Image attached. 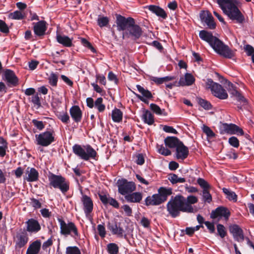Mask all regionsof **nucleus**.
Masks as SVG:
<instances>
[{
    "label": "nucleus",
    "instance_id": "1",
    "mask_svg": "<svg viewBox=\"0 0 254 254\" xmlns=\"http://www.w3.org/2000/svg\"><path fill=\"white\" fill-rule=\"evenodd\" d=\"M116 24L118 31H125L123 37L127 36L134 40L139 39L143 31L141 27L135 24V20L130 17L126 18L120 14L116 15Z\"/></svg>",
    "mask_w": 254,
    "mask_h": 254
},
{
    "label": "nucleus",
    "instance_id": "2",
    "mask_svg": "<svg viewBox=\"0 0 254 254\" xmlns=\"http://www.w3.org/2000/svg\"><path fill=\"white\" fill-rule=\"evenodd\" d=\"M217 2L223 13L231 20L238 23L245 21V17L237 6L236 0H217Z\"/></svg>",
    "mask_w": 254,
    "mask_h": 254
},
{
    "label": "nucleus",
    "instance_id": "3",
    "mask_svg": "<svg viewBox=\"0 0 254 254\" xmlns=\"http://www.w3.org/2000/svg\"><path fill=\"white\" fill-rule=\"evenodd\" d=\"M185 197L181 195H177L172 197L167 204V211L173 217L178 216L180 211H190L191 209L190 206L185 205Z\"/></svg>",
    "mask_w": 254,
    "mask_h": 254
},
{
    "label": "nucleus",
    "instance_id": "4",
    "mask_svg": "<svg viewBox=\"0 0 254 254\" xmlns=\"http://www.w3.org/2000/svg\"><path fill=\"white\" fill-rule=\"evenodd\" d=\"M72 151L76 155L86 161L90 158L95 159L97 156L96 151L89 145L83 148L80 145L75 144L72 147Z\"/></svg>",
    "mask_w": 254,
    "mask_h": 254
},
{
    "label": "nucleus",
    "instance_id": "5",
    "mask_svg": "<svg viewBox=\"0 0 254 254\" xmlns=\"http://www.w3.org/2000/svg\"><path fill=\"white\" fill-rule=\"evenodd\" d=\"M210 45L217 54L225 58L231 59L235 56L234 51L216 37Z\"/></svg>",
    "mask_w": 254,
    "mask_h": 254
},
{
    "label": "nucleus",
    "instance_id": "6",
    "mask_svg": "<svg viewBox=\"0 0 254 254\" xmlns=\"http://www.w3.org/2000/svg\"><path fill=\"white\" fill-rule=\"evenodd\" d=\"M48 178L50 186L55 189H60L63 193L69 190V182L62 176L52 174L49 176Z\"/></svg>",
    "mask_w": 254,
    "mask_h": 254
},
{
    "label": "nucleus",
    "instance_id": "7",
    "mask_svg": "<svg viewBox=\"0 0 254 254\" xmlns=\"http://www.w3.org/2000/svg\"><path fill=\"white\" fill-rule=\"evenodd\" d=\"M206 88L210 89L212 93L220 99H226L228 95L226 91L219 84L214 82L211 79H207L205 82Z\"/></svg>",
    "mask_w": 254,
    "mask_h": 254
},
{
    "label": "nucleus",
    "instance_id": "8",
    "mask_svg": "<svg viewBox=\"0 0 254 254\" xmlns=\"http://www.w3.org/2000/svg\"><path fill=\"white\" fill-rule=\"evenodd\" d=\"M55 141L53 130L46 131L35 135V141L37 145L48 146Z\"/></svg>",
    "mask_w": 254,
    "mask_h": 254
},
{
    "label": "nucleus",
    "instance_id": "9",
    "mask_svg": "<svg viewBox=\"0 0 254 254\" xmlns=\"http://www.w3.org/2000/svg\"><path fill=\"white\" fill-rule=\"evenodd\" d=\"M60 223L61 234L62 235L67 236V235H71L72 236H77V229L75 224L72 222H68L66 223L65 221L61 218L58 219Z\"/></svg>",
    "mask_w": 254,
    "mask_h": 254
},
{
    "label": "nucleus",
    "instance_id": "10",
    "mask_svg": "<svg viewBox=\"0 0 254 254\" xmlns=\"http://www.w3.org/2000/svg\"><path fill=\"white\" fill-rule=\"evenodd\" d=\"M119 192L122 195L131 193L136 189L135 184L126 180H119L117 183Z\"/></svg>",
    "mask_w": 254,
    "mask_h": 254
},
{
    "label": "nucleus",
    "instance_id": "11",
    "mask_svg": "<svg viewBox=\"0 0 254 254\" xmlns=\"http://www.w3.org/2000/svg\"><path fill=\"white\" fill-rule=\"evenodd\" d=\"M221 133L236 134L243 135V129L235 124L226 123L223 124L220 127Z\"/></svg>",
    "mask_w": 254,
    "mask_h": 254
},
{
    "label": "nucleus",
    "instance_id": "12",
    "mask_svg": "<svg viewBox=\"0 0 254 254\" xmlns=\"http://www.w3.org/2000/svg\"><path fill=\"white\" fill-rule=\"evenodd\" d=\"M81 201L86 217H89L93 209V203L91 198L86 195H83L81 198Z\"/></svg>",
    "mask_w": 254,
    "mask_h": 254
},
{
    "label": "nucleus",
    "instance_id": "13",
    "mask_svg": "<svg viewBox=\"0 0 254 254\" xmlns=\"http://www.w3.org/2000/svg\"><path fill=\"white\" fill-rule=\"evenodd\" d=\"M200 17L202 22H205L208 28L214 29L216 27V24L214 18L211 14L208 11H203L200 13Z\"/></svg>",
    "mask_w": 254,
    "mask_h": 254
},
{
    "label": "nucleus",
    "instance_id": "14",
    "mask_svg": "<svg viewBox=\"0 0 254 254\" xmlns=\"http://www.w3.org/2000/svg\"><path fill=\"white\" fill-rule=\"evenodd\" d=\"M229 231L232 234L234 239L238 242H242L244 240L243 230L236 224L229 226Z\"/></svg>",
    "mask_w": 254,
    "mask_h": 254
},
{
    "label": "nucleus",
    "instance_id": "15",
    "mask_svg": "<svg viewBox=\"0 0 254 254\" xmlns=\"http://www.w3.org/2000/svg\"><path fill=\"white\" fill-rule=\"evenodd\" d=\"M39 173L34 168L28 167L25 172L24 179L27 182H36L38 180Z\"/></svg>",
    "mask_w": 254,
    "mask_h": 254
},
{
    "label": "nucleus",
    "instance_id": "16",
    "mask_svg": "<svg viewBox=\"0 0 254 254\" xmlns=\"http://www.w3.org/2000/svg\"><path fill=\"white\" fill-rule=\"evenodd\" d=\"M108 229L112 232L113 235H117L119 237H122L124 233V230L120 226V223L116 222H109L107 225Z\"/></svg>",
    "mask_w": 254,
    "mask_h": 254
},
{
    "label": "nucleus",
    "instance_id": "17",
    "mask_svg": "<svg viewBox=\"0 0 254 254\" xmlns=\"http://www.w3.org/2000/svg\"><path fill=\"white\" fill-rule=\"evenodd\" d=\"M5 79L9 86H15L17 85L18 79L14 72L10 69L4 71Z\"/></svg>",
    "mask_w": 254,
    "mask_h": 254
},
{
    "label": "nucleus",
    "instance_id": "18",
    "mask_svg": "<svg viewBox=\"0 0 254 254\" xmlns=\"http://www.w3.org/2000/svg\"><path fill=\"white\" fill-rule=\"evenodd\" d=\"M230 216L229 211L225 208L220 207L213 211L211 213L212 218H217L218 217H224L227 220Z\"/></svg>",
    "mask_w": 254,
    "mask_h": 254
},
{
    "label": "nucleus",
    "instance_id": "19",
    "mask_svg": "<svg viewBox=\"0 0 254 254\" xmlns=\"http://www.w3.org/2000/svg\"><path fill=\"white\" fill-rule=\"evenodd\" d=\"M189 154V150L187 147L181 142L176 148V157L178 159L184 160Z\"/></svg>",
    "mask_w": 254,
    "mask_h": 254
},
{
    "label": "nucleus",
    "instance_id": "20",
    "mask_svg": "<svg viewBox=\"0 0 254 254\" xmlns=\"http://www.w3.org/2000/svg\"><path fill=\"white\" fill-rule=\"evenodd\" d=\"M26 230L30 233H37L41 229V226L36 220L31 218L26 222Z\"/></svg>",
    "mask_w": 254,
    "mask_h": 254
},
{
    "label": "nucleus",
    "instance_id": "21",
    "mask_svg": "<svg viewBox=\"0 0 254 254\" xmlns=\"http://www.w3.org/2000/svg\"><path fill=\"white\" fill-rule=\"evenodd\" d=\"M228 85L229 86H231V88H230V94L234 97L236 98V99L242 104L243 105H246L247 104V101L246 99L241 95V94L233 86V85L229 82Z\"/></svg>",
    "mask_w": 254,
    "mask_h": 254
},
{
    "label": "nucleus",
    "instance_id": "22",
    "mask_svg": "<svg viewBox=\"0 0 254 254\" xmlns=\"http://www.w3.org/2000/svg\"><path fill=\"white\" fill-rule=\"evenodd\" d=\"M70 115L72 119L76 123L81 121L82 113L78 106H73L69 110Z\"/></svg>",
    "mask_w": 254,
    "mask_h": 254
},
{
    "label": "nucleus",
    "instance_id": "23",
    "mask_svg": "<svg viewBox=\"0 0 254 254\" xmlns=\"http://www.w3.org/2000/svg\"><path fill=\"white\" fill-rule=\"evenodd\" d=\"M163 202V201L158 193L154 194L151 196H148L145 199V204L146 205H158Z\"/></svg>",
    "mask_w": 254,
    "mask_h": 254
},
{
    "label": "nucleus",
    "instance_id": "24",
    "mask_svg": "<svg viewBox=\"0 0 254 254\" xmlns=\"http://www.w3.org/2000/svg\"><path fill=\"white\" fill-rule=\"evenodd\" d=\"M46 24L45 21H40L34 24V31L36 35L42 36L45 34L47 29Z\"/></svg>",
    "mask_w": 254,
    "mask_h": 254
},
{
    "label": "nucleus",
    "instance_id": "25",
    "mask_svg": "<svg viewBox=\"0 0 254 254\" xmlns=\"http://www.w3.org/2000/svg\"><path fill=\"white\" fill-rule=\"evenodd\" d=\"M195 81L194 77L190 73H186L184 77L180 78L178 84L179 86H190L192 85Z\"/></svg>",
    "mask_w": 254,
    "mask_h": 254
},
{
    "label": "nucleus",
    "instance_id": "26",
    "mask_svg": "<svg viewBox=\"0 0 254 254\" xmlns=\"http://www.w3.org/2000/svg\"><path fill=\"white\" fill-rule=\"evenodd\" d=\"M125 199L128 202L139 203L142 199V194L140 192H135L127 194Z\"/></svg>",
    "mask_w": 254,
    "mask_h": 254
},
{
    "label": "nucleus",
    "instance_id": "27",
    "mask_svg": "<svg viewBox=\"0 0 254 254\" xmlns=\"http://www.w3.org/2000/svg\"><path fill=\"white\" fill-rule=\"evenodd\" d=\"M147 8L150 11L158 16H160L163 19H165L167 17V14L164 10L159 6L150 5L148 6Z\"/></svg>",
    "mask_w": 254,
    "mask_h": 254
},
{
    "label": "nucleus",
    "instance_id": "28",
    "mask_svg": "<svg viewBox=\"0 0 254 254\" xmlns=\"http://www.w3.org/2000/svg\"><path fill=\"white\" fill-rule=\"evenodd\" d=\"M73 38H70L68 36L61 35H57V40L61 44L67 47L72 46V41Z\"/></svg>",
    "mask_w": 254,
    "mask_h": 254
},
{
    "label": "nucleus",
    "instance_id": "29",
    "mask_svg": "<svg viewBox=\"0 0 254 254\" xmlns=\"http://www.w3.org/2000/svg\"><path fill=\"white\" fill-rule=\"evenodd\" d=\"M199 36L202 40L208 42L210 45L216 38L211 32L204 30L199 32Z\"/></svg>",
    "mask_w": 254,
    "mask_h": 254
},
{
    "label": "nucleus",
    "instance_id": "30",
    "mask_svg": "<svg viewBox=\"0 0 254 254\" xmlns=\"http://www.w3.org/2000/svg\"><path fill=\"white\" fill-rule=\"evenodd\" d=\"M165 144L166 146L169 148H177V147L181 142L177 137H167L164 140Z\"/></svg>",
    "mask_w": 254,
    "mask_h": 254
},
{
    "label": "nucleus",
    "instance_id": "31",
    "mask_svg": "<svg viewBox=\"0 0 254 254\" xmlns=\"http://www.w3.org/2000/svg\"><path fill=\"white\" fill-rule=\"evenodd\" d=\"M40 247L41 243L38 241H36L29 247L26 254H38Z\"/></svg>",
    "mask_w": 254,
    "mask_h": 254
},
{
    "label": "nucleus",
    "instance_id": "32",
    "mask_svg": "<svg viewBox=\"0 0 254 254\" xmlns=\"http://www.w3.org/2000/svg\"><path fill=\"white\" fill-rule=\"evenodd\" d=\"M172 193V190L171 188L161 187L158 190V194L163 202L167 200V197Z\"/></svg>",
    "mask_w": 254,
    "mask_h": 254
},
{
    "label": "nucleus",
    "instance_id": "33",
    "mask_svg": "<svg viewBox=\"0 0 254 254\" xmlns=\"http://www.w3.org/2000/svg\"><path fill=\"white\" fill-rule=\"evenodd\" d=\"M28 242V237L25 234H18L16 236L15 241L16 247L21 248L24 246Z\"/></svg>",
    "mask_w": 254,
    "mask_h": 254
},
{
    "label": "nucleus",
    "instance_id": "34",
    "mask_svg": "<svg viewBox=\"0 0 254 254\" xmlns=\"http://www.w3.org/2000/svg\"><path fill=\"white\" fill-rule=\"evenodd\" d=\"M198 201L197 198L193 195H190L188 196L186 199L185 198V202L184 205H188L189 206H190L191 209L190 211H186V212L188 213H192L193 212V208L191 205V204H194L196 203Z\"/></svg>",
    "mask_w": 254,
    "mask_h": 254
},
{
    "label": "nucleus",
    "instance_id": "35",
    "mask_svg": "<svg viewBox=\"0 0 254 254\" xmlns=\"http://www.w3.org/2000/svg\"><path fill=\"white\" fill-rule=\"evenodd\" d=\"M112 119L116 123L121 122L123 119V113L120 109L115 108L112 111Z\"/></svg>",
    "mask_w": 254,
    "mask_h": 254
},
{
    "label": "nucleus",
    "instance_id": "36",
    "mask_svg": "<svg viewBox=\"0 0 254 254\" xmlns=\"http://www.w3.org/2000/svg\"><path fill=\"white\" fill-rule=\"evenodd\" d=\"M142 119L145 123L149 125H152L154 122L153 115L148 111H145L144 112L142 115Z\"/></svg>",
    "mask_w": 254,
    "mask_h": 254
},
{
    "label": "nucleus",
    "instance_id": "37",
    "mask_svg": "<svg viewBox=\"0 0 254 254\" xmlns=\"http://www.w3.org/2000/svg\"><path fill=\"white\" fill-rule=\"evenodd\" d=\"M25 17V13L19 10H16L13 12L10 13L9 15V17L12 19L21 20Z\"/></svg>",
    "mask_w": 254,
    "mask_h": 254
},
{
    "label": "nucleus",
    "instance_id": "38",
    "mask_svg": "<svg viewBox=\"0 0 254 254\" xmlns=\"http://www.w3.org/2000/svg\"><path fill=\"white\" fill-rule=\"evenodd\" d=\"M169 180L173 184L183 183L186 182L185 178L179 177L176 174H171L169 176Z\"/></svg>",
    "mask_w": 254,
    "mask_h": 254
},
{
    "label": "nucleus",
    "instance_id": "39",
    "mask_svg": "<svg viewBox=\"0 0 254 254\" xmlns=\"http://www.w3.org/2000/svg\"><path fill=\"white\" fill-rule=\"evenodd\" d=\"M223 191L227 195V198L229 200H237V195L234 191L226 188L223 189Z\"/></svg>",
    "mask_w": 254,
    "mask_h": 254
},
{
    "label": "nucleus",
    "instance_id": "40",
    "mask_svg": "<svg viewBox=\"0 0 254 254\" xmlns=\"http://www.w3.org/2000/svg\"><path fill=\"white\" fill-rule=\"evenodd\" d=\"M136 88L138 91L142 95L143 97L148 99L152 97V94L151 92L148 90L145 89L143 87L139 85H137Z\"/></svg>",
    "mask_w": 254,
    "mask_h": 254
},
{
    "label": "nucleus",
    "instance_id": "41",
    "mask_svg": "<svg viewBox=\"0 0 254 254\" xmlns=\"http://www.w3.org/2000/svg\"><path fill=\"white\" fill-rule=\"evenodd\" d=\"M103 99L101 97L98 98L95 102V107L98 109L99 112H102L105 109V106L103 104Z\"/></svg>",
    "mask_w": 254,
    "mask_h": 254
},
{
    "label": "nucleus",
    "instance_id": "42",
    "mask_svg": "<svg viewBox=\"0 0 254 254\" xmlns=\"http://www.w3.org/2000/svg\"><path fill=\"white\" fill-rule=\"evenodd\" d=\"M108 252L110 254H118L119 248L115 243H110L107 246Z\"/></svg>",
    "mask_w": 254,
    "mask_h": 254
},
{
    "label": "nucleus",
    "instance_id": "43",
    "mask_svg": "<svg viewBox=\"0 0 254 254\" xmlns=\"http://www.w3.org/2000/svg\"><path fill=\"white\" fill-rule=\"evenodd\" d=\"M109 22V18L106 16H99L97 19V23L100 27L107 26Z\"/></svg>",
    "mask_w": 254,
    "mask_h": 254
},
{
    "label": "nucleus",
    "instance_id": "44",
    "mask_svg": "<svg viewBox=\"0 0 254 254\" xmlns=\"http://www.w3.org/2000/svg\"><path fill=\"white\" fill-rule=\"evenodd\" d=\"M197 182L203 190H209L211 188L208 183L203 179L198 178Z\"/></svg>",
    "mask_w": 254,
    "mask_h": 254
},
{
    "label": "nucleus",
    "instance_id": "45",
    "mask_svg": "<svg viewBox=\"0 0 254 254\" xmlns=\"http://www.w3.org/2000/svg\"><path fill=\"white\" fill-rule=\"evenodd\" d=\"M202 129L204 133L206 134L208 137L212 138L215 136V133L212 129L207 126L203 125Z\"/></svg>",
    "mask_w": 254,
    "mask_h": 254
},
{
    "label": "nucleus",
    "instance_id": "46",
    "mask_svg": "<svg viewBox=\"0 0 254 254\" xmlns=\"http://www.w3.org/2000/svg\"><path fill=\"white\" fill-rule=\"evenodd\" d=\"M58 79V76L54 73H52L48 77L49 83L53 86H57Z\"/></svg>",
    "mask_w": 254,
    "mask_h": 254
},
{
    "label": "nucleus",
    "instance_id": "47",
    "mask_svg": "<svg viewBox=\"0 0 254 254\" xmlns=\"http://www.w3.org/2000/svg\"><path fill=\"white\" fill-rule=\"evenodd\" d=\"M65 254H81V252L77 247H68L66 249Z\"/></svg>",
    "mask_w": 254,
    "mask_h": 254
},
{
    "label": "nucleus",
    "instance_id": "48",
    "mask_svg": "<svg viewBox=\"0 0 254 254\" xmlns=\"http://www.w3.org/2000/svg\"><path fill=\"white\" fill-rule=\"evenodd\" d=\"M217 230L218 235L222 238H223L225 237L227 234V232L225 227L222 224H218L217 225Z\"/></svg>",
    "mask_w": 254,
    "mask_h": 254
},
{
    "label": "nucleus",
    "instance_id": "49",
    "mask_svg": "<svg viewBox=\"0 0 254 254\" xmlns=\"http://www.w3.org/2000/svg\"><path fill=\"white\" fill-rule=\"evenodd\" d=\"M202 197L204 201L210 203L212 201V197L209 193V190H203Z\"/></svg>",
    "mask_w": 254,
    "mask_h": 254
},
{
    "label": "nucleus",
    "instance_id": "50",
    "mask_svg": "<svg viewBox=\"0 0 254 254\" xmlns=\"http://www.w3.org/2000/svg\"><path fill=\"white\" fill-rule=\"evenodd\" d=\"M198 103L205 110H208L211 109L212 106L211 104L204 99H200Z\"/></svg>",
    "mask_w": 254,
    "mask_h": 254
},
{
    "label": "nucleus",
    "instance_id": "51",
    "mask_svg": "<svg viewBox=\"0 0 254 254\" xmlns=\"http://www.w3.org/2000/svg\"><path fill=\"white\" fill-rule=\"evenodd\" d=\"M157 148L159 153L161 154L162 155L168 156L171 154V152L170 150H169V149L165 148L164 146L162 145L158 146Z\"/></svg>",
    "mask_w": 254,
    "mask_h": 254
},
{
    "label": "nucleus",
    "instance_id": "52",
    "mask_svg": "<svg viewBox=\"0 0 254 254\" xmlns=\"http://www.w3.org/2000/svg\"><path fill=\"white\" fill-rule=\"evenodd\" d=\"M229 143L233 147L237 148L239 146V141L238 138L235 136L229 138Z\"/></svg>",
    "mask_w": 254,
    "mask_h": 254
},
{
    "label": "nucleus",
    "instance_id": "53",
    "mask_svg": "<svg viewBox=\"0 0 254 254\" xmlns=\"http://www.w3.org/2000/svg\"><path fill=\"white\" fill-rule=\"evenodd\" d=\"M59 119L62 122L65 124L68 123L69 121V117L66 113L60 114L59 116Z\"/></svg>",
    "mask_w": 254,
    "mask_h": 254
},
{
    "label": "nucleus",
    "instance_id": "54",
    "mask_svg": "<svg viewBox=\"0 0 254 254\" xmlns=\"http://www.w3.org/2000/svg\"><path fill=\"white\" fill-rule=\"evenodd\" d=\"M33 125L39 130H42L45 126L42 121H37L36 120H33L32 121Z\"/></svg>",
    "mask_w": 254,
    "mask_h": 254
},
{
    "label": "nucleus",
    "instance_id": "55",
    "mask_svg": "<svg viewBox=\"0 0 254 254\" xmlns=\"http://www.w3.org/2000/svg\"><path fill=\"white\" fill-rule=\"evenodd\" d=\"M97 230L99 235L102 238L105 237L106 235V230L105 227L103 225L99 224L97 226Z\"/></svg>",
    "mask_w": 254,
    "mask_h": 254
},
{
    "label": "nucleus",
    "instance_id": "56",
    "mask_svg": "<svg viewBox=\"0 0 254 254\" xmlns=\"http://www.w3.org/2000/svg\"><path fill=\"white\" fill-rule=\"evenodd\" d=\"M0 31L3 33H8L9 31L7 25L1 20H0Z\"/></svg>",
    "mask_w": 254,
    "mask_h": 254
},
{
    "label": "nucleus",
    "instance_id": "57",
    "mask_svg": "<svg viewBox=\"0 0 254 254\" xmlns=\"http://www.w3.org/2000/svg\"><path fill=\"white\" fill-rule=\"evenodd\" d=\"M150 108H151V110L154 113H155L156 114H158V115L162 114V110H161L160 108L157 105L154 104H151Z\"/></svg>",
    "mask_w": 254,
    "mask_h": 254
},
{
    "label": "nucleus",
    "instance_id": "58",
    "mask_svg": "<svg viewBox=\"0 0 254 254\" xmlns=\"http://www.w3.org/2000/svg\"><path fill=\"white\" fill-rule=\"evenodd\" d=\"M122 208L127 216H130L132 215V209L129 205L127 204L124 205L122 206Z\"/></svg>",
    "mask_w": 254,
    "mask_h": 254
},
{
    "label": "nucleus",
    "instance_id": "59",
    "mask_svg": "<svg viewBox=\"0 0 254 254\" xmlns=\"http://www.w3.org/2000/svg\"><path fill=\"white\" fill-rule=\"evenodd\" d=\"M245 50L247 52L248 56L254 54V48L251 45H247L245 47Z\"/></svg>",
    "mask_w": 254,
    "mask_h": 254
},
{
    "label": "nucleus",
    "instance_id": "60",
    "mask_svg": "<svg viewBox=\"0 0 254 254\" xmlns=\"http://www.w3.org/2000/svg\"><path fill=\"white\" fill-rule=\"evenodd\" d=\"M163 130L166 132L173 133L174 134H177V130L174 128L173 127L165 126L163 127Z\"/></svg>",
    "mask_w": 254,
    "mask_h": 254
},
{
    "label": "nucleus",
    "instance_id": "61",
    "mask_svg": "<svg viewBox=\"0 0 254 254\" xmlns=\"http://www.w3.org/2000/svg\"><path fill=\"white\" fill-rule=\"evenodd\" d=\"M137 158L136 162L138 165H141L144 163V159L143 156L141 154H138L136 156Z\"/></svg>",
    "mask_w": 254,
    "mask_h": 254
},
{
    "label": "nucleus",
    "instance_id": "62",
    "mask_svg": "<svg viewBox=\"0 0 254 254\" xmlns=\"http://www.w3.org/2000/svg\"><path fill=\"white\" fill-rule=\"evenodd\" d=\"M108 203L115 208L119 207V204L118 202L116 199L112 197H109V199H108Z\"/></svg>",
    "mask_w": 254,
    "mask_h": 254
},
{
    "label": "nucleus",
    "instance_id": "63",
    "mask_svg": "<svg viewBox=\"0 0 254 254\" xmlns=\"http://www.w3.org/2000/svg\"><path fill=\"white\" fill-rule=\"evenodd\" d=\"M205 225L209 230L210 232L213 233L215 231V228L214 224L210 222L206 221L204 222Z\"/></svg>",
    "mask_w": 254,
    "mask_h": 254
},
{
    "label": "nucleus",
    "instance_id": "64",
    "mask_svg": "<svg viewBox=\"0 0 254 254\" xmlns=\"http://www.w3.org/2000/svg\"><path fill=\"white\" fill-rule=\"evenodd\" d=\"M108 78L109 80L114 82L115 83H117L118 79L116 75L112 72H109L108 76Z\"/></svg>",
    "mask_w": 254,
    "mask_h": 254
}]
</instances>
